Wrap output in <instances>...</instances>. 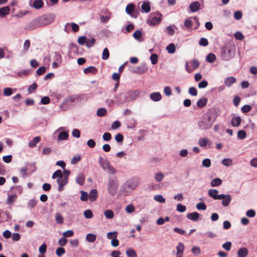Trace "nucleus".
I'll return each mask as SVG.
<instances>
[{
	"label": "nucleus",
	"instance_id": "obj_38",
	"mask_svg": "<svg viewBox=\"0 0 257 257\" xmlns=\"http://www.w3.org/2000/svg\"><path fill=\"white\" fill-rule=\"evenodd\" d=\"M126 254L128 257H137L136 251L132 248L128 249L126 251Z\"/></svg>",
	"mask_w": 257,
	"mask_h": 257
},
{
	"label": "nucleus",
	"instance_id": "obj_40",
	"mask_svg": "<svg viewBox=\"0 0 257 257\" xmlns=\"http://www.w3.org/2000/svg\"><path fill=\"white\" fill-rule=\"evenodd\" d=\"M118 233L116 231L112 232H109L107 233V238L108 239H112L114 238H117Z\"/></svg>",
	"mask_w": 257,
	"mask_h": 257
},
{
	"label": "nucleus",
	"instance_id": "obj_28",
	"mask_svg": "<svg viewBox=\"0 0 257 257\" xmlns=\"http://www.w3.org/2000/svg\"><path fill=\"white\" fill-rule=\"evenodd\" d=\"M135 5L133 4H129L126 7L125 11L127 14L131 15L133 13Z\"/></svg>",
	"mask_w": 257,
	"mask_h": 257
},
{
	"label": "nucleus",
	"instance_id": "obj_5",
	"mask_svg": "<svg viewBox=\"0 0 257 257\" xmlns=\"http://www.w3.org/2000/svg\"><path fill=\"white\" fill-rule=\"evenodd\" d=\"M57 182L59 185L58 190L60 192L63 190V187L67 184L68 178L63 176L60 178H57Z\"/></svg>",
	"mask_w": 257,
	"mask_h": 257
},
{
	"label": "nucleus",
	"instance_id": "obj_29",
	"mask_svg": "<svg viewBox=\"0 0 257 257\" xmlns=\"http://www.w3.org/2000/svg\"><path fill=\"white\" fill-rule=\"evenodd\" d=\"M207 102V99L206 98L203 97L199 99L197 102V105L199 107L204 106Z\"/></svg>",
	"mask_w": 257,
	"mask_h": 257
},
{
	"label": "nucleus",
	"instance_id": "obj_26",
	"mask_svg": "<svg viewBox=\"0 0 257 257\" xmlns=\"http://www.w3.org/2000/svg\"><path fill=\"white\" fill-rule=\"evenodd\" d=\"M97 71V69L94 66H89L84 70L85 73H91L94 74L96 73Z\"/></svg>",
	"mask_w": 257,
	"mask_h": 257
},
{
	"label": "nucleus",
	"instance_id": "obj_41",
	"mask_svg": "<svg viewBox=\"0 0 257 257\" xmlns=\"http://www.w3.org/2000/svg\"><path fill=\"white\" fill-rule=\"evenodd\" d=\"M62 176H63V174L62 173V172L60 170H58L54 172V173L52 175V178L53 179H55L56 178H60Z\"/></svg>",
	"mask_w": 257,
	"mask_h": 257
},
{
	"label": "nucleus",
	"instance_id": "obj_11",
	"mask_svg": "<svg viewBox=\"0 0 257 257\" xmlns=\"http://www.w3.org/2000/svg\"><path fill=\"white\" fill-rule=\"evenodd\" d=\"M161 21L160 17H154L148 20V24L151 26H155L158 25Z\"/></svg>",
	"mask_w": 257,
	"mask_h": 257
},
{
	"label": "nucleus",
	"instance_id": "obj_44",
	"mask_svg": "<svg viewBox=\"0 0 257 257\" xmlns=\"http://www.w3.org/2000/svg\"><path fill=\"white\" fill-rule=\"evenodd\" d=\"M81 197L80 199L83 201H86L87 200L88 198V195L86 192H85L84 191H81Z\"/></svg>",
	"mask_w": 257,
	"mask_h": 257
},
{
	"label": "nucleus",
	"instance_id": "obj_39",
	"mask_svg": "<svg viewBox=\"0 0 257 257\" xmlns=\"http://www.w3.org/2000/svg\"><path fill=\"white\" fill-rule=\"evenodd\" d=\"M56 221L58 224H62L63 222L64 219L62 215L60 213H56L55 215Z\"/></svg>",
	"mask_w": 257,
	"mask_h": 257
},
{
	"label": "nucleus",
	"instance_id": "obj_18",
	"mask_svg": "<svg viewBox=\"0 0 257 257\" xmlns=\"http://www.w3.org/2000/svg\"><path fill=\"white\" fill-rule=\"evenodd\" d=\"M150 98L154 101H158L161 99L162 96L160 92H154L151 94Z\"/></svg>",
	"mask_w": 257,
	"mask_h": 257
},
{
	"label": "nucleus",
	"instance_id": "obj_53",
	"mask_svg": "<svg viewBox=\"0 0 257 257\" xmlns=\"http://www.w3.org/2000/svg\"><path fill=\"white\" fill-rule=\"evenodd\" d=\"M154 199L160 203L165 202V199L161 195H157L155 196Z\"/></svg>",
	"mask_w": 257,
	"mask_h": 257
},
{
	"label": "nucleus",
	"instance_id": "obj_22",
	"mask_svg": "<svg viewBox=\"0 0 257 257\" xmlns=\"http://www.w3.org/2000/svg\"><path fill=\"white\" fill-rule=\"evenodd\" d=\"M40 137H35L29 143V146L31 148H34L36 147L37 143L41 141Z\"/></svg>",
	"mask_w": 257,
	"mask_h": 257
},
{
	"label": "nucleus",
	"instance_id": "obj_61",
	"mask_svg": "<svg viewBox=\"0 0 257 257\" xmlns=\"http://www.w3.org/2000/svg\"><path fill=\"white\" fill-rule=\"evenodd\" d=\"M234 37L236 40H242L244 39V36L240 32H237L234 34Z\"/></svg>",
	"mask_w": 257,
	"mask_h": 257
},
{
	"label": "nucleus",
	"instance_id": "obj_8",
	"mask_svg": "<svg viewBox=\"0 0 257 257\" xmlns=\"http://www.w3.org/2000/svg\"><path fill=\"white\" fill-rule=\"evenodd\" d=\"M218 193V191L216 189H211L208 191L209 196L215 200L221 199V198L222 197L221 194L217 195Z\"/></svg>",
	"mask_w": 257,
	"mask_h": 257
},
{
	"label": "nucleus",
	"instance_id": "obj_27",
	"mask_svg": "<svg viewBox=\"0 0 257 257\" xmlns=\"http://www.w3.org/2000/svg\"><path fill=\"white\" fill-rule=\"evenodd\" d=\"M129 97L131 100H134L138 97L140 95V92L138 90L131 91L128 93Z\"/></svg>",
	"mask_w": 257,
	"mask_h": 257
},
{
	"label": "nucleus",
	"instance_id": "obj_63",
	"mask_svg": "<svg viewBox=\"0 0 257 257\" xmlns=\"http://www.w3.org/2000/svg\"><path fill=\"white\" fill-rule=\"evenodd\" d=\"M199 44L201 46H206L208 45V42L207 39L205 38H202L200 39Z\"/></svg>",
	"mask_w": 257,
	"mask_h": 257
},
{
	"label": "nucleus",
	"instance_id": "obj_19",
	"mask_svg": "<svg viewBox=\"0 0 257 257\" xmlns=\"http://www.w3.org/2000/svg\"><path fill=\"white\" fill-rule=\"evenodd\" d=\"M10 11V7L8 6L0 8V17H4L9 13Z\"/></svg>",
	"mask_w": 257,
	"mask_h": 257
},
{
	"label": "nucleus",
	"instance_id": "obj_13",
	"mask_svg": "<svg viewBox=\"0 0 257 257\" xmlns=\"http://www.w3.org/2000/svg\"><path fill=\"white\" fill-rule=\"evenodd\" d=\"M97 196L98 193L97 190L96 189H93L90 191L88 198L91 202H93L96 200Z\"/></svg>",
	"mask_w": 257,
	"mask_h": 257
},
{
	"label": "nucleus",
	"instance_id": "obj_4",
	"mask_svg": "<svg viewBox=\"0 0 257 257\" xmlns=\"http://www.w3.org/2000/svg\"><path fill=\"white\" fill-rule=\"evenodd\" d=\"M118 188L117 181L114 179H109L108 183V192L112 196L115 195L117 193Z\"/></svg>",
	"mask_w": 257,
	"mask_h": 257
},
{
	"label": "nucleus",
	"instance_id": "obj_34",
	"mask_svg": "<svg viewBox=\"0 0 257 257\" xmlns=\"http://www.w3.org/2000/svg\"><path fill=\"white\" fill-rule=\"evenodd\" d=\"M109 57V52L107 48L103 49L102 52V59L105 60L108 59Z\"/></svg>",
	"mask_w": 257,
	"mask_h": 257
},
{
	"label": "nucleus",
	"instance_id": "obj_16",
	"mask_svg": "<svg viewBox=\"0 0 257 257\" xmlns=\"http://www.w3.org/2000/svg\"><path fill=\"white\" fill-rule=\"evenodd\" d=\"M248 254V250L245 247L240 248L237 252L238 257H245Z\"/></svg>",
	"mask_w": 257,
	"mask_h": 257
},
{
	"label": "nucleus",
	"instance_id": "obj_49",
	"mask_svg": "<svg viewBox=\"0 0 257 257\" xmlns=\"http://www.w3.org/2000/svg\"><path fill=\"white\" fill-rule=\"evenodd\" d=\"M65 253V250L64 248L62 247H58L56 251V253L57 256H60L62 254H64Z\"/></svg>",
	"mask_w": 257,
	"mask_h": 257
},
{
	"label": "nucleus",
	"instance_id": "obj_48",
	"mask_svg": "<svg viewBox=\"0 0 257 257\" xmlns=\"http://www.w3.org/2000/svg\"><path fill=\"white\" fill-rule=\"evenodd\" d=\"M78 97L75 95H71L67 97L65 99V101L66 103L73 102H74L75 100Z\"/></svg>",
	"mask_w": 257,
	"mask_h": 257
},
{
	"label": "nucleus",
	"instance_id": "obj_20",
	"mask_svg": "<svg viewBox=\"0 0 257 257\" xmlns=\"http://www.w3.org/2000/svg\"><path fill=\"white\" fill-rule=\"evenodd\" d=\"M8 198L7 200L6 203L9 205L13 204L16 198V195L11 194L10 192L8 193Z\"/></svg>",
	"mask_w": 257,
	"mask_h": 257
},
{
	"label": "nucleus",
	"instance_id": "obj_43",
	"mask_svg": "<svg viewBox=\"0 0 257 257\" xmlns=\"http://www.w3.org/2000/svg\"><path fill=\"white\" fill-rule=\"evenodd\" d=\"M95 39L94 38H91L86 40V45L87 47L90 48L92 47L95 43Z\"/></svg>",
	"mask_w": 257,
	"mask_h": 257
},
{
	"label": "nucleus",
	"instance_id": "obj_30",
	"mask_svg": "<svg viewBox=\"0 0 257 257\" xmlns=\"http://www.w3.org/2000/svg\"><path fill=\"white\" fill-rule=\"evenodd\" d=\"M166 50L170 54H173L175 52L176 48L175 46L173 43L170 44L168 46H167L166 48Z\"/></svg>",
	"mask_w": 257,
	"mask_h": 257
},
{
	"label": "nucleus",
	"instance_id": "obj_58",
	"mask_svg": "<svg viewBox=\"0 0 257 257\" xmlns=\"http://www.w3.org/2000/svg\"><path fill=\"white\" fill-rule=\"evenodd\" d=\"M28 171V168L27 167L25 166L22 167L20 171V174L23 177H25L27 175V173Z\"/></svg>",
	"mask_w": 257,
	"mask_h": 257
},
{
	"label": "nucleus",
	"instance_id": "obj_10",
	"mask_svg": "<svg viewBox=\"0 0 257 257\" xmlns=\"http://www.w3.org/2000/svg\"><path fill=\"white\" fill-rule=\"evenodd\" d=\"M200 214L197 212L189 213L187 214L186 217L190 220L192 221H197L199 218Z\"/></svg>",
	"mask_w": 257,
	"mask_h": 257
},
{
	"label": "nucleus",
	"instance_id": "obj_7",
	"mask_svg": "<svg viewBox=\"0 0 257 257\" xmlns=\"http://www.w3.org/2000/svg\"><path fill=\"white\" fill-rule=\"evenodd\" d=\"M41 27L40 23L38 18L33 20L28 25V29L29 30H34L37 28Z\"/></svg>",
	"mask_w": 257,
	"mask_h": 257
},
{
	"label": "nucleus",
	"instance_id": "obj_60",
	"mask_svg": "<svg viewBox=\"0 0 257 257\" xmlns=\"http://www.w3.org/2000/svg\"><path fill=\"white\" fill-rule=\"evenodd\" d=\"M81 160V156L80 155L74 156L71 161V163L72 164H75Z\"/></svg>",
	"mask_w": 257,
	"mask_h": 257
},
{
	"label": "nucleus",
	"instance_id": "obj_46",
	"mask_svg": "<svg viewBox=\"0 0 257 257\" xmlns=\"http://www.w3.org/2000/svg\"><path fill=\"white\" fill-rule=\"evenodd\" d=\"M191 251L194 255H199L201 253V249L198 246H193L191 249Z\"/></svg>",
	"mask_w": 257,
	"mask_h": 257
},
{
	"label": "nucleus",
	"instance_id": "obj_23",
	"mask_svg": "<svg viewBox=\"0 0 257 257\" xmlns=\"http://www.w3.org/2000/svg\"><path fill=\"white\" fill-rule=\"evenodd\" d=\"M85 181V176L82 174L80 173L78 175L76 178V182L77 183L79 184L80 185H82Z\"/></svg>",
	"mask_w": 257,
	"mask_h": 257
},
{
	"label": "nucleus",
	"instance_id": "obj_45",
	"mask_svg": "<svg viewBox=\"0 0 257 257\" xmlns=\"http://www.w3.org/2000/svg\"><path fill=\"white\" fill-rule=\"evenodd\" d=\"M246 136V132L243 130H240L237 133V137L241 140L245 139Z\"/></svg>",
	"mask_w": 257,
	"mask_h": 257
},
{
	"label": "nucleus",
	"instance_id": "obj_14",
	"mask_svg": "<svg viewBox=\"0 0 257 257\" xmlns=\"http://www.w3.org/2000/svg\"><path fill=\"white\" fill-rule=\"evenodd\" d=\"M200 6V3L198 2H194L190 5L189 8L191 12H196L199 9Z\"/></svg>",
	"mask_w": 257,
	"mask_h": 257
},
{
	"label": "nucleus",
	"instance_id": "obj_2",
	"mask_svg": "<svg viewBox=\"0 0 257 257\" xmlns=\"http://www.w3.org/2000/svg\"><path fill=\"white\" fill-rule=\"evenodd\" d=\"M235 55L233 49L227 47H223L221 49V55L222 59L225 61L231 60Z\"/></svg>",
	"mask_w": 257,
	"mask_h": 257
},
{
	"label": "nucleus",
	"instance_id": "obj_37",
	"mask_svg": "<svg viewBox=\"0 0 257 257\" xmlns=\"http://www.w3.org/2000/svg\"><path fill=\"white\" fill-rule=\"evenodd\" d=\"M216 60V56L214 54L210 53L206 57V61L209 63H213Z\"/></svg>",
	"mask_w": 257,
	"mask_h": 257
},
{
	"label": "nucleus",
	"instance_id": "obj_52",
	"mask_svg": "<svg viewBox=\"0 0 257 257\" xmlns=\"http://www.w3.org/2000/svg\"><path fill=\"white\" fill-rule=\"evenodd\" d=\"M73 235H74V232L72 230H68L65 231L63 233V236L65 238L71 237V236H73Z\"/></svg>",
	"mask_w": 257,
	"mask_h": 257
},
{
	"label": "nucleus",
	"instance_id": "obj_62",
	"mask_svg": "<svg viewBox=\"0 0 257 257\" xmlns=\"http://www.w3.org/2000/svg\"><path fill=\"white\" fill-rule=\"evenodd\" d=\"M251 109V107L249 105H244L241 107V111L243 112L247 113L249 112Z\"/></svg>",
	"mask_w": 257,
	"mask_h": 257
},
{
	"label": "nucleus",
	"instance_id": "obj_31",
	"mask_svg": "<svg viewBox=\"0 0 257 257\" xmlns=\"http://www.w3.org/2000/svg\"><path fill=\"white\" fill-rule=\"evenodd\" d=\"M69 136L68 133L66 132H61L58 135L59 140H66Z\"/></svg>",
	"mask_w": 257,
	"mask_h": 257
},
{
	"label": "nucleus",
	"instance_id": "obj_56",
	"mask_svg": "<svg viewBox=\"0 0 257 257\" xmlns=\"http://www.w3.org/2000/svg\"><path fill=\"white\" fill-rule=\"evenodd\" d=\"M46 67L45 66H41L37 69L36 73L38 75H41L43 74L46 72Z\"/></svg>",
	"mask_w": 257,
	"mask_h": 257
},
{
	"label": "nucleus",
	"instance_id": "obj_9",
	"mask_svg": "<svg viewBox=\"0 0 257 257\" xmlns=\"http://www.w3.org/2000/svg\"><path fill=\"white\" fill-rule=\"evenodd\" d=\"M221 196H222V197L221 198V199L222 200V205L223 206H227L231 200V196L229 194L224 195L222 194H221Z\"/></svg>",
	"mask_w": 257,
	"mask_h": 257
},
{
	"label": "nucleus",
	"instance_id": "obj_21",
	"mask_svg": "<svg viewBox=\"0 0 257 257\" xmlns=\"http://www.w3.org/2000/svg\"><path fill=\"white\" fill-rule=\"evenodd\" d=\"M241 122V118L239 116L234 117L232 118L231 124L233 126H238Z\"/></svg>",
	"mask_w": 257,
	"mask_h": 257
},
{
	"label": "nucleus",
	"instance_id": "obj_54",
	"mask_svg": "<svg viewBox=\"0 0 257 257\" xmlns=\"http://www.w3.org/2000/svg\"><path fill=\"white\" fill-rule=\"evenodd\" d=\"M158 55L156 54H153L150 57L151 62L153 64H156L158 62Z\"/></svg>",
	"mask_w": 257,
	"mask_h": 257
},
{
	"label": "nucleus",
	"instance_id": "obj_36",
	"mask_svg": "<svg viewBox=\"0 0 257 257\" xmlns=\"http://www.w3.org/2000/svg\"><path fill=\"white\" fill-rule=\"evenodd\" d=\"M185 246L183 243L179 242L176 247L177 253H183Z\"/></svg>",
	"mask_w": 257,
	"mask_h": 257
},
{
	"label": "nucleus",
	"instance_id": "obj_24",
	"mask_svg": "<svg viewBox=\"0 0 257 257\" xmlns=\"http://www.w3.org/2000/svg\"><path fill=\"white\" fill-rule=\"evenodd\" d=\"M99 163L104 170H106L107 167L110 166L109 162L106 160H104L101 156L99 157Z\"/></svg>",
	"mask_w": 257,
	"mask_h": 257
},
{
	"label": "nucleus",
	"instance_id": "obj_32",
	"mask_svg": "<svg viewBox=\"0 0 257 257\" xmlns=\"http://www.w3.org/2000/svg\"><path fill=\"white\" fill-rule=\"evenodd\" d=\"M96 235L94 234L89 233L86 235V239L87 241L93 242L96 240Z\"/></svg>",
	"mask_w": 257,
	"mask_h": 257
},
{
	"label": "nucleus",
	"instance_id": "obj_57",
	"mask_svg": "<svg viewBox=\"0 0 257 257\" xmlns=\"http://www.w3.org/2000/svg\"><path fill=\"white\" fill-rule=\"evenodd\" d=\"M120 122L118 120H116L112 123L111 128L112 130H115L118 128L120 126Z\"/></svg>",
	"mask_w": 257,
	"mask_h": 257
},
{
	"label": "nucleus",
	"instance_id": "obj_12",
	"mask_svg": "<svg viewBox=\"0 0 257 257\" xmlns=\"http://www.w3.org/2000/svg\"><path fill=\"white\" fill-rule=\"evenodd\" d=\"M198 144L201 147H205L207 145L210 147L211 143L209 141L207 138H201L199 139Z\"/></svg>",
	"mask_w": 257,
	"mask_h": 257
},
{
	"label": "nucleus",
	"instance_id": "obj_1",
	"mask_svg": "<svg viewBox=\"0 0 257 257\" xmlns=\"http://www.w3.org/2000/svg\"><path fill=\"white\" fill-rule=\"evenodd\" d=\"M216 116L214 114V110L210 109L198 122V125L201 130H208L211 128L215 120Z\"/></svg>",
	"mask_w": 257,
	"mask_h": 257
},
{
	"label": "nucleus",
	"instance_id": "obj_64",
	"mask_svg": "<svg viewBox=\"0 0 257 257\" xmlns=\"http://www.w3.org/2000/svg\"><path fill=\"white\" fill-rule=\"evenodd\" d=\"M115 140L118 143H121L123 140V136L121 134H117L115 136Z\"/></svg>",
	"mask_w": 257,
	"mask_h": 257
},
{
	"label": "nucleus",
	"instance_id": "obj_6",
	"mask_svg": "<svg viewBox=\"0 0 257 257\" xmlns=\"http://www.w3.org/2000/svg\"><path fill=\"white\" fill-rule=\"evenodd\" d=\"M191 64L192 67V69L189 67L188 62H186L185 64L186 70L189 73L191 72L193 70L198 68L200 65L199 61L195 59L192 60L191 61Z\"/></svg>",
	"mask_w": 257,
	"mask_h": 257
},
{
	"label": "nucleus",
	"instance_id": "obj_17",
	"mask_svg": "<svg viewBox=\"0 0 257 257\" xmlns=\"http://www.w3.org/2000/svg\"><path fill=\"white\" fill-rule=\"evenodd\" d=\"M44 2L42 0H35L33 4V7L35 9H40L43 7Z\"/></svg>",
	"mask_w": 257,
	"mask_h": 257
},
{
	"label": "nucleus",
	"instance_id": "obj_25",
	"mask_svg": "<svg viewBox=\"0 0 257 257\" xmlns=\"http://www.w3.org/2000/svg\"><path fill=\"white\" fill-rule=\"evenodd\" d=\"M222 184V180L220 178H215L211 180L210 185L212 187L218 186Z\"/></svg>",
	"mask_w": 257,
	"mask_h": 257
},
{
	"label": "nucleus",
	"instance_id": "obj_35",
	"mask_svg": "<svg viewBox=\"0 0 257 257\" xmlns=\"http://www.w3.org/2000/svg\"><path fill=\"white\" fill-rule=\"evenodd\" d=\"M141 9L146 13L150 12L151 11L149 3H144L141 6Z\"/></svg>",
	"mask_w": 257,
	"mask_h": 257
},
{
	"label": "nucleus",
	"instance_id": "obj_3",
	"mask_svg": "<svg viewBox=\"0 0 257 257\" xmlns=\"http://www.w3.org/2000/svg\"><path fill=\"white\" fill-rule=\"evenodd\" d=\"M41 27L45 26L51 24L55 19L54 14H50L43 15L38 18Z\"/></svg>",
	"mask_w": 257,
	"mask_h": 257
},
{
	"label": "nucleus",
	"instance_id": "obj_50",
	"mask_svg": "<svg viewBox=\"0 0 257 257\" xmlns=\"http://www.w3.org/2000/svg\"><path fill=\"white\" fill-rule=\"evenodd\" d=\"M84 216L86 218L89 219L92 217L93 214L90 210L87 209L84 212Z\"/></svg>",
	"mask_w": 257,
	"mask_h": 257
},
{
	"label": "nucleus",
	"instance_id": "obj_42",
	"mask_svg": "<svg viewBox=\"0 0 257 257\" xmlns=\"http://www.w3.org/2000/svg\"><path fill=\"white\" fill-rule=\"evenodd\" d=\"M106 110L103 108H99L97 110V114L99 116H103L106 114Z\"/></svg>",
	"mask_w": 257,
	"mask_h": 257
},
{
	"label": "nucleus",
	"instance_id": "obj_59",
	"mask_svg": "<svg viewBox=\"0 0 257 257\" xmlns=\"http://www.w3.org/2000/svg\"><path fill=\"white\" fill-rule=\"evenodd\" d=\"M186 207L185 205H183L181 204H178L177 205V210L180 212H184L186 211Z\"/></svg>",
	"mask_w": 257,
	"mask_h": 257
},
{
	"label": "nucleus",
	"instance_id": "obj_33",
	"mask_svg": "<svg viewBox=\"0 0 257 257\" xmlns=\"http://www.w3.org/2000/svg\"><path fill=\"white\" fill-rule=\"evenodd\" d=\"M104 215L106 218L111 219L114 216L113 212L111 210L107 209L104 212Z\"/></svg>",
	"mask_w": 257,
	"mask_h": 257
},
{
	"label": "nucleus",
	"instance_id": "obj_47",
	"mask_svg": "<svg viewBox=\"0 0 257 257\" xmlns=\"http://www.w3.org/2000/svg\"><path fill=\"white\" fill-rule=\"evenodd\" d=\"M222 163L225 166H230L232 165L231 159L229 158L224 159L222 161Z\"/></svg>",
	"mask_w": 257,
	"mask_h": 257
},
{
	"label": "nucleus",
	"instance_id": "obj_51",
	"mask_svg": "<svg viewBox=\"0 0 257 257\" xmlns=\"http://www.w3.org/2000/svg\"><path fill=\"white\" fill-rule=\"evenodd\" d=\"M232 243L230 241H227L222 244V247L226 251H229L231 249Z\"/></svg>",
	"mask_w": 257,
	"mask_h": 257
},
{
	"label": "nucleus",
	"instance_id": "obj_15",
	"mask_svg": "<svg viewBox=\"0 0 257 257\" xmlns=\"http://www.w3.org/2000/svg\"><path fill=\"white\" fill-rule=\"evenodd\" d=\"M236 78L233 76H230L226 78L224 81L225 84L228 86L230 87L232 84L236 82Z\"/></svg>",
	"mask_w": 257,
	"mask_h": 257
},
{
	"label": "nucleus",
	"instance_id": "obj_55",
	"mask_svg": "<svg viewBox=\"0 0 257 257\" xmlns=\"http://www.w3.org/2000/svg\"><path fill=\"white\" fill-rule=\"evenodd\" d=\"M142 32L140 30L136 31L133 34V37L137 40L140 39L142 37Z\"/></svg>",
	"mask_w": 257,
	"mask_h": 257
}]
</instances>
